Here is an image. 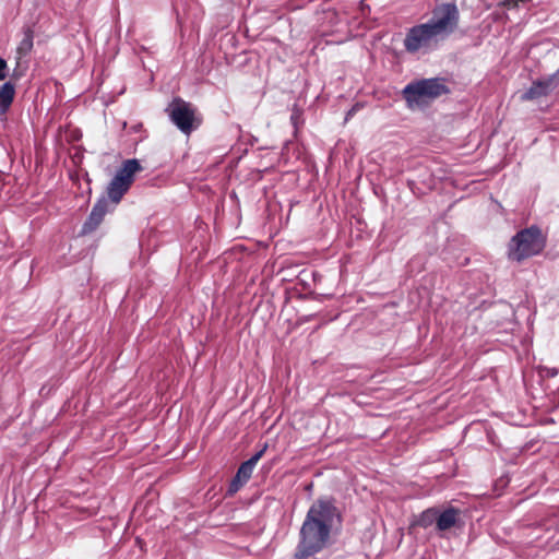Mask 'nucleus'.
<instances>
[{"label":"nucleus","instance_id":"2","mask_svg":"<svg viewBox=\"0 0 559 559\" xmlns=\"http://www.w3.org/2000/svg\"><path fill=\"white\" fill-rule=\"evenodd\" d=\"M449 92L442 79H421L408 83L403 88V97L409 109H418L428 106L437 97Z\"/></svg>","mask_w":559,"mask_h":559},{"label":"nucleus","instance_id":"6","mask_svg":"<svg viewBox=\"0 0 559 559\" xmlns=\"http://www.w3.org/2000/svg\"><path fill=\"white\" fill-rule=\"evenodd\" d=\"M460 12L454 3H442L432 10L431 17L427 21L430 27L445 40L459 26Z\"/></svg>","mask_w":559,"mask_h":559},{"label":"nucleus","instance_id":"9","mask_svg":"<svg viewBox=\"0 0 559 559\" xmlns=\"http://www.w3.org/2000/svg\"><path fill=\"white\" fill-rule=\"evenodd\" d=\"M459 510L452 507L443 511L438 509L436 528L439 532H444L454 527L459 521Z\"/></svg>","mask_w":559,"mask_h":559},{"label":"nucleus","instance_id":"12","mask_svg":"<svg viewBox=\"0 0 559 559\" xmlns=\"http://www.w3.org/2000/svg\"><path fill=\"white\" fill-rule=\"evenodd\" d=\"M15 95V86L11 82H5L0 86V114H5Z\"/></svg>","mask_w":559,"mask_h":559},{"label":"nucleus","instance_id":"8","mask_svg":"<svg viewBox=\"0 0 559 559\" xmlns=\"http://www.w3.org/2000/svg\"><path fill=\"white\" fill-rule=\"evenodd\" d=\"M108 212V200L106 198L99 199L92 209V212L83 225V231L90 233L94 230L103 221L105 214Z\"/></svg>","mask_w":559,"mask_h":559},{"label":"nucleus","instance_id":"11","mask_svg":"<svg viewBox=\"0 0 559 559\" xmlns=\"http://www.w3.org/2000/svg\"><path fill=\"white\" fill-rule=\"evenodd\" d=\"M267 445L264 444V447L258 451L254 455H252L249 460L243 462L237 473L236 476L238 478H241V480H245L246 483L250 479L253 468L255 467L258 461L263 456L264 452L266 451Z\"/></svg>","mask_w":559,"mask_h":559},{"label":"nucleus","instance_id":"16","mask_svg":"<svg viewBox=\"0 0 559 559\" xmlns=\"http://www.w3.org/2000/svg\"><path fill=\"white\" fill-rule=\"evenodd\" d=\"M245 484H246L245 480H241V478H238L235 475V477L233 478V480L229 484L228 492L230 495L236 493Z\"/></svg>","mask_w":559,"mask_h":559},{"label":"nucleus","instance_id":"21","mask_svg":"<svg viewBox=\"0 0 559 559\" xmlns=\"http://www.w3.org/2000/svg\"><path fill=\"white\" fill-rule=\"evenodd\" d=\"M550 374H551V376H556V374H557V371H555V370H554V371H550Z\"/></svg>","mask_w":559,"mask_h":559},{"label":"nucleus","instance_id":"17","mask_svg":"<svg viewBox=\"0 0 559 559\" xmlns=\"http://www.w3.org/2000/svg\"><path fill=\"white\" fill-rule=\"evenodd\" d=\"M7 61L2 58H0V81L4 80L7 78Z\"/></svg>","mask_w":559,"mask_h":559},{"label":"nucleus","instance_id":"14","mask_svg":"<svg viewBox=\"0 0 559 559\" xmlns=\"http://www.w3.org/2000/svg\"><path fill=\"white\" fill-rule=\"evenodd\" d=\"M438 508H429L423 511L416 520V524L423 528H428L432 524L437 525Z\"/></svg>","mask_w":559,"mask_h":559},{"label":"nucleus","instance_id":"20","mask_svg":"<svg viewBox=\"0 0 559 559\" xmlns=\"http://www.w3.org/2000/svg\"><path fill=\"white\" fill-rule=\"evenodd\" d=\"M508 484V479H504V478H501L500 481H499V486L500 487H503Z\"/></svg>","mask_w":559,"mask_h":559},{"label":"nucleus","instance_id":"5","mask_svg":"<svg viewBox=\"0 0 559 559\" xmlns=\"http://www.w3.org/2000/svg\"><path fill=\"white\" fill-rule=\"evenodd\" d=\"M142 169L143 167L136 158L127 159L122 163V166L107 186L108 198L115 205L121 201L134 181L135 174Z\"/></svg>","mask_w":559,"mask_h":559},{"label":"nucleus","instance_id":"10","mask_svg":"<svg viewBox=\"0 0 559 559\" xmlns=\"http://www.w3.org/2000/svg\"><path fill=\"white\" fill-rule=\"evenodd\" d=\"M554 90L552 81L534 82L532 86L521 96L524 100H533L548 95Z\"/></svg>","mask_w":559,"mask_h":559},{"label":"nucleus","instance_id":"1","mask_svg":"<svg viewBox=\"0 0 559 559\" xmlns=\"http://www.w3.org/2000/svg\"><path fill=\"white\" fill-rule=\"evenodd\" d=\"M335 516L336 508L331 500L319 499L309 508L299 532L295 559H306L325 547Z\"/></svg>","mask_w":559,"mask_h":559},{"label":"nucleus","instance_id":"7","mask_svg":"<svg viewBox=\"0 0 559 559\" xmlns=\"http://www.w3.org/2000/svg\"><path fill=\"white\" fill-rule=\"evenodd\" d=\"M166 110L171 122L185 134H190L200 123L195 108L181 98H174Z\"/></svg>","mask_w":559,"mask_h":559},{"label":"nucleus","instance_id":"3","mask_svg":"<svg viewBox=\"0 0 559 559\" xmlns=\"http://www.w3.org/2000/svg\"><path fill=\"white\" fill-rule=\"evenodd\" d=\"M545 247V239L538 228L531 227L518 233L511 240L509 255L518 262L538 254Z\"/></svg>","mask_w":559,"mask_h":559},{"label":"nucleus","instance_id":"4","mask_svg":"<svg viewBox=\"0 0 559 559\" xmlns=\"http://www.w3.org/2000/svg\"><path fill=\"white\" fill-rule=\"evenodd\" d=\"M442 41L444 40L426 22L408 29L404 38V48L411 53H428L436 50Z\"/></svg>","mask_w":559,"mask_h":559},{"label":"nucleus","instance_id":"19","mask_svg":"<svg viewBox=\"0 0 559 559\" xmlns=\"http://www.w3.org/2000/svg\"><path fill=\"white\" fill-rule=\"evenodd\" d=\"M299 116H300V115H299V112H298V111H294V112H293V115H292V117H290V120H292V122H293V124H294V126H296V124H297V121H298V119H299Z\"/></svg>","mask_w":559,"mask_h":559},{"label":"nucleus","instance_id":"15","mask_svg":"<svg viewBox=\"0 0 559 559\" xmlns=\"http://www.w3.org/2000/svg\"><path fill=\"white\" fill-rule=\"evenodd\" d=\"M495 307L499 310L500 313H502L504 316V320L508 323L512 322V320L514 318V310L511 307V305L506 304V302H499V304L495 305Z\"/></svg>","mask_w":559,"mask_h":559},{"label":"nucleus","instance_id":"18","mask_svg":"<svg viewBox=\"0 0 559 559\" xmlns=\"http://www.w3.org/2000/svg\"><path fill=\"white\" fill-rule=\"evenodd\" d=\"M359 107H360V106H359L358 104H356L355 106H353V107L347 111L346 117H345V120H348L349 118H352V117L356 114V111L359 109Z\"/></svg>","mask_w":559,"mask_h":559},{"label":"nucleus","instance_id":"13","mask_svg":"<svg viewBox=\"0 0 559 559\" xmlns=\"http://www.w3.org/2000/svg\"><path fill=\"white\" fill-rule=\"evenodd\" d=\"M34 33L27 27L23 32V38L16 47V59L20 62L24 57H26L33 49L34 46Z\"/></svg>","mask_w":559,"mask_h":559}]
</instances>
